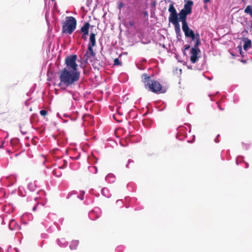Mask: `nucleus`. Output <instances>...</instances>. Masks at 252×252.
<instances>
[{"label": "nucleus", "mask_w": 252, "mask_h": 252, "mask_svg": "<svg viewBox=\"0 0 252 252\" xmlns=\"http://www.w3.org/2000/svg\"><path fill=\"white\" fill-rule=\"evenodd\" d=\"M60 83L58 86L61 88L74 85L79 80L80 72L67 69H62L58 72Z\"/></svg>", "instance_id": "obj_1"}, {"label": "nucleus", "mask_w": 252, "mask_h": 252, "mask_svg": "<svg viewBox=\"0 0 252 252\" xmlns=\"http://www.w3.org/2000/svg\"><path fill=\"white\" fill-rule=\"evenodd\" d=\"M142 79L145 88L148 89L149 91L157 94L165 92V90H162L161 84L156 80L151 79L150 76L147 74L144 73L142 75Z\"/></svg>", "instance_id": "obj_2"}, {"label": "nucleus", "mask_w": 252, "mask_h": 252, "mask_svg": "<svg viewBox=\"0 0 252 252\" xmlns=\"http://www.w3.org/2000/svg\"><path fill=\"white\" fill-rule=\"evenodd\" d=\"M77 21L72 16H67L65 21L62 23V33L72 34L75 30Z\"/></svg>", "instance_id": "obj_3"}, {"label": "nucleus", "mask_w": 252, "mask_h": 252, "mask_svg": "<svg viewBox=\"0 0 252 252\" xmlns=\"http://www.w3.org/2000/svg\"><path fill=\"white\" fill-rule=\"evenodd\" d=\"M77 56L76 55H71L67 56L65 59V66L63 69L68 70L79 71L78 64L76 63Z\"/></svg>", "instance_id": "obj_4"}, {"label": "nucleus", "mask_w": 252, "mask_h": 252, "mask_svg": "<svg viewBox=\"0 0 252 252\" xmlns=\"http://www.w3.org/2000/svg\"><path fill=\"white\" fill-rule=\"evenodd\" d=\"M168 11L170 12L169 21L172 24L179 22V19L178 17V14L173 5V4H170L168 8Z\"/></svg>", "instance_id": "obj_5"}, {"label": "nucleus", "mask_w": 252, "mask_h": 252, "mask_svg": "<svg viewBox=\"0 0 252 252\" xmlns=\"http://www.w3.org/2000/svg\"><path fill=\"white\" fill-rule=\"evenodd\" d=\"M200 53V49H196L195 48H191L190 50V62L192 63H195L197 62L199 59V57L198 56V55L199 53Z\"/></svg>", "instance_id": "obj_6"}, {"label": "nucleus", "mask_w": 252, "mask_h": 252, "mask_svg": "<svg viewBox=\"0 0 252 252\" xmlns=\"http://www.w3.org/2000/svg\"><path fill=\"white\" fill-rule=\"evenodd\" d=\"M90 27V23L89 22H85L84 25L81 28L80 31L83 33L81 38L84 40H86L87 36L89 34Z\"/></svg>", "instance_id": "obj_7"}, {"label": "nucleus", "mask_w": 252, "mask_h": 252, "mask_svg": "<svg viewBox=\"0 0 252 252\" xmlns=\"http://www.w3.org/2000/svg\"><path fill=\"white\" fill-rule=\"evenodd\" d=\"M95 55L94 52L93 50V48L91 47H88V49L84 55L85 62L87 63L89 60L92 62V60L90 59L92 57H94Z\"/></svg>", "instance_id": "obj_8"}, {"label": "nucleus", "mask_w": 252, "mask_h": 252, "mask_svg": "<svg viewBox=\"0 0 252 252\" xmlns=\"http://www.w3.org/2000/svg\"><path fill=\"white\" fill-rule=\"evenodd\" d=\"M193 5V1L191 0H188L185 4L184 8L182 10L189 14H191L192 12V6Z\"/></svg>", "instance_id": "obj_9"}, {"label": "nucleus", "mask_w": 252, "mask_h": 252, "mask_svg": "<svg viewBox=\"0 0 252 252\" xmlns=\"http://www.w3.org/2000/svg\"><path fill=\"white\" fill-rule=\"evenodd\" d=\"M189 14V13L181 10L179 13V21H181L182 23V25H185V24H188L187 22V15Z\"/></svg>", "instance_id": "obj_10"}, {"label": "nucleus", "mask_w": 252, "mask_h": 252, "mask_svg": "<svg viewBox=\"0 0 252 252\" xmlns=\"http://www.w3.org/2000/svg\"><path fill=\"white\" fill-rule=\"evenodd\" d=\"M182 30L185 33V36L187 37L191 36L194 33L192 30L189 29L188 24L182 25Z\"/></svg>", "instance_id": "obj_11"}, {"label": "nucleus", "mask_w": 252, "mask_h": 252, "mask_svg": "<svg viewBox=\"0 0 252 252\" xmlns=\"http://www.w3.org/2000/svg\"><path fill=\"white\" fill-rule=\"evenodd\" d=\"M96 34L94 32H91L90 35L89 43L88 47H94L96 45V40H95Z\"/></svg>", "instance_id": "obj_12"}, {"label": "nucleus", "mask_w": 252, "mask_h": 252, "mask_svg": "<svg viewBox=\"0 0 252 252\" xmlns=\"http://www.w3.org/2000/svg\"><path fill=\"white\" fill-rule=\"evenodd\" d=\"M9 228L12 230H18L20 229V226L15 221V220H11L9 223Z\"/></svg>", "instance_id": "obj_13"}, {"label": "nucleus", "mask_w": 252, "mask_h": 252, "mask_svg": "<svg viewBox=\"0 0 252 252\" xmlns=\"http://www.w3.org/2000/svg\"><path fill=\"white\" fill-rule=\"evenodd\" d=\"M173 25H174V26L175 31L176 33L177 38H178L179 36H181L180 26L179 24V22L173 24Z\"/></svg>", "instance_id": "obj_14"}, {"label": "nucleus", "mask_w": 252, "mask_h": 252, "mask_svg": "<svg viewBox=\"0 0 252 252\" xmlns=\"http://www.w3.org/2000/svg\"><path fill=\"white\" fill-rule=\"evenodd\" d=\"M195 44L194 45V47L192 48H195L196 49H199L198 46L201 44V42L200 40V35L198 33H197V39H195Z\"/></svg>", "instance_id": "obj_15"}, {"label": "nucleus", "mask_w": 252, "mask_h": 252, "mask_svg": "<svg viewBox=\"0 0 252 252\" xmlns=\"http://www.w3.org/2000/svg\"><path fill=\"white\" fill-rule=\"evenodd\" d=\"M252 44V42L250 39H247L245 41L244 44L243 45V48L244 50L247 51L248 48L251 47Z\"/></svg>", "instance_id": "obj_16"}, {"label": "nucleus", "mask_w": 252, "mask_h": 252, "mask_svg": "<svg viewBox=\"0 0 252 252\" xmlns=\"http://www.w3.org/2000/svg\"><path fill=\"white\" fill-rule=\"evenodd\" d=\"M245 13L250 14L252 17V6L248 5L244 10Z\"/></svg>", "instance_id": "obj_17"}, {"label": "nucleus", "mask_w": 252, "mask_h": 252, "mask_svg": "<svg viewBox=\"0 0 252 252\" xmlns=\"http://www.w3.org/2000/svg\"><path fill=\"white\" fill-rule=\"evenodd\" d=\"M92 65L94 68H97V69H99V67L102 66V65L98 61L93 63Z\"/></svg>", "instance_id": "obj_18"}, {"label": "nucleus", "mask_w": 252, "mask_h": 252, "mask_svg": "<svg viewBox=\"0 0 252 252\" xmlns=\"http://www.w3.org/2000/svg\"><path fill=\"white\" fill-rule=\"evenodd\" d=\"M58 244L60 246H61V245L63 246L66 244L65 239L64 238H62L61 239H59L58 240Z\"/></svg>", "instance_id": "obj_19"}, {"label": "nucleus", "mask_w": 252, "mask_h": 252, "mask_svg": "<svg viewBox=\"0 0 252 252\" xmlns=\"http://www.w3.org/2000/svg\"><path fill=\"white\" fill-rule=\"evenodd\" d=\"M114 65H122V63L119 61V59L117 58L114 61Z\"/></svg>", "instance_id": "obj_20"}, {"label": "nucleus", "mask_w": 252, "mask_h": 252, "mask_svg": "<svg viewBox=\"0 0 252 252\" xmlns=\"http://www.w3.org/2000/svg\"><path fill=\"white\" fill-rule=\"evenodd\" d=\"M40 114L43 116H45L47 115V111L45 110H42L40 111Z\"/></svg>", "instance_id": "obj_21"}, {"label": "nucleus", "mask_w": 252, "mask_h": 252, "mask_svg": "<svg viewBox=\"0 0 252 252\" xmlns=\"http://www.w3.org/2000/svg\"><path fill=\"white\" fill-rule=\"evenodd\" d=\"M188 37H190L192 41L195 40L197 39V33L196 34L194 33L191 35V36H189Z\"/></svg>", "instance_id": "obj_22"}, {"label": "nucleus", "mask_w": 252, "mask_h": 252, "mask_svg": "<svg viewBox=\"0 0 252 252\" xmlns=\"http://www.w3.org/2000/svg\"><path fill=\"white\" fill-rule=\"evenodd\" d=\"M78 244V241H75L72 242V243H71V245H70V248H71V249H72V246L73 245H74V246H77Z\"/></svg>", "instance_id": "obj_23"}, {"label": "nucleus", "mask_w": 252, "mask_h": 252, "mask_svg": "<svg viewBox=\"0 0 252 252\" xmlns=\"http://www.w3.org/2000/svg\"><path fill=\"white\" fill-rule=\"evenodd\" d=\"M238 48H239V50L240 51V53L241 54V55L242 56H243V54H242V47L239 46L238 47Z\"/></svg>", "instance_id": "obj_24"}, {"label": "nucleus", "mask_w": 252, "mask_h": 252, "mask_svg": "<svg viewBox=\"0 0 252 252\" xmlns=\"http://www.w3.org/2000/svg\"><path fill=\"white\" fill-rule=\"evenodd\" d=\"M53 174L54 175H55V176H57V177H60V176H61V174L57 175L56 170H53Z\"/></svg>", "instance_id": "obj_25"}, {"label": "nucleus", "mask_w": 252, "mask_h": 252, "mask_svg": "<svg viewBox=\"0 0 252 252\" xmlns=\"http://www.w3.org/2000/svg\"><path fill=\"white\" fill-rule=\"evenodd\" d=\"M38 204H37L36 206H34V207H33V208H32V210H33V211H35L36 210V208H37V207L38 206Z\"/></svg>", "instance_id": "obj_26"}, {"label": "nucleus", "mask_w": 252, "mask_h": 252, "mask_svg": "<svg viewBox=\"0 0 252 252\" xmlns=\"http://www.w3.org/2000/svg\"><path fill=\"white\" fill-rule=\"evenodd\" d=\"M204 3H207L210 2V0H203Z\"/></svg>", "instance_id": "obj_27"}, {"label": "nucleus", "mask_w": 252, "mask_h": 252, "mask_svg": "<svg viewBox=\"0 0 252 252\" xmlns=\"http://www.w3.org/2000/svg\"><path fill=\"white\" fill-rule=\"evenodd\" d=\"M190 48V46L189 45H186L185 46V50H188Z\"/></svg>", "instance_id": "obj_28"}, {"label": "nucleus", "mask_w": 252, "mask_h": 252, "mask_svg": "<svg viewBox=\"0 0 252 252\" xmlns=\"http://www.w3.org/2000/svg\"><path fill=\"white\" fill-rule=\"evenodd\" d=\"M123 5V4L122 3H121V4L120 5V6L122 7Z\"/></svg>", "instance_id": "obj_29"}, {"label": "nucleus", "mask_w": 252, "mask_h": 252, "mask_svg": "<svg viewBox=\"0 0 252 252\" xmlns=\"http://www.w3.org/2000/svg\"><path fill=\"white\" fill-rule=\"evenodd\" d=\"M52 1H54L55 0H51Z\"/></svg>", "instance_id": "obj_30"}]
</instances>
